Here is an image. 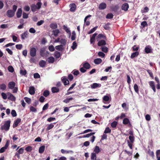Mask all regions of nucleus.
Wrapping results in <instances>:
<instances>
[{
	"mask_svg": "<svg viewBox=\"0 0 160 160\" xmlns=\"http://www.w3.org/2000/svg\"><path fill=\"white\" fill-rule=\"evenodd\" d=\"M42 3L41 2H39L37 3V5L34 4H32L31 6L32 11L34 12H35L37 9H39L41 8Z\"/></svg>",
	"mask_w": 160,
	"mask_h": 160,
	"instance_id": "obj_1",
	"label": "nucleus"
},
{
	"mask_svg": "<svg viewBox=\"0 0 160 160\" xmlns=\"http://www.w3.org/2000/svg\"><path fill=\"white\" fill-rule=\"evenodd\" d=\"M11 121L8 120L5 122L3 125L1 127L2 129H4L5 130H8L9 129L10 126Z\"/></svg>",
	"mask_w": 160,
	"mask_h": 160,
	"instance_id": "obj_2",
	"label": "nucleus"
},
{
	"mask_svg": "<svg viewBox=\"0 0 160 160\" xmlns=\"http://www.w3.org/2000/svg\"><path fill=\"white\" fill-rule=\"evenodd\" d=\"M46 50L45 47H43L40 49V55L41 57H44V56L46 57L47 56V55L49 54V52L48 51L46 52V54H45V52Z\"/></svg>",
	"mask_w": 160,
	"mask_h": 160,
	"instance_id": "obj_3",
	"label": "nucleus"
},
{
	"mask_svg": "<svg viewBox=\"0 0 160 160\" xmlns=\"http://www.w3.org/2000/svg\"><path fill=\"white\" fill-rule=\"evenodd\" d=\"M37 50L35 48L32 47L30 48V54L32 57H34L36 56Z\"/></svg>",
	"mask_w": 160,
	"mask_h": 160,
	"instance_id": "obj_4",
	"label": "nucleus"
},
{
	"mask_svg": "<svg viewBox=\"0 0 160 160\" xmlns=\"http://www.w3.org/2000/svg\"><path fill=\"white\" fill-rule=\"evenodd\" d=\"M69 7L70 8V11L72 12H74L77 8V6L74 3L70 4L69 5Z\"/></svg>",
	"mask_w": 160,
	"mask_h": 160,
	"instance_id": "obj_5",
	"label": "nucleus"
},
{
	"mask_svg": "<svg viewBox=\"0 0 160 160\" xmlns=\"http://www.w3.org/2000/svg\"><path fill=\"white\" fill-rule=\"evenodd\" d=\"M15 12L11 10H8L6 13L7 16L9 18L12 17L14 15Z\"/></svg>",
	"mask_w": 160,
	"mask_h": 160,
	"instance_id": "obj_6",
	"label": "nucleus"
},
{
	"mask_svg": "<svg viewBox=\"0 0 160 160\" xmlns=\"http://www.w3.org/2000/svg\"><path fill=\"white\" fill-rule=\"evenodd\" d=\"M7 94L9 96L8 99L12 101H15L16 100V98L13 94L9 92L7 93Z\"/></svg>",
	"mask_w": 160,
	"mask_h": 160,
	"instance_id": "obj_7",
	"label": "nucleus"
},
{
	"mask_svg": "<svg viewBox=\"0 0 160 160\" xmlns=\"http://www.w3.org/2000/svg\"><path fill=\"white\" fill-rule=\"evenodd\" d=\"M91 88L92 89H95L100 88L101 87V84L100 83H94L90 85Z\"/></svg>",
	"mask_w": 160,
	"mask_h": 160,
	"instance_id": "obj_8",
	"label": "nucleus"
},
{
	"mask_svg": "<svg viewBox=\"0 0 160 160\" xmlns=\"http://www.w3.org/2000/svg\"><path fill=\"white\" fill-rule=\"evenodd\" d=\"M16 85L15 83L13 81L9 82L8 84V87L9 89H12Z\"/></svg>",
	"mask_w": 160,
	"mask_h": 160,
	"instance_id": "obj_9",
	"label": "nucleus"
},
{
	"mask_svg": "<svg viewBox=\"0 0 160 160\" xmlns=\"http://www.w3.org/2000/svg\"><path fill=\"white\" fill-rule=\"evenodd\" d=\"M121 8L124 11H127L129 8L128 4L127 3H124L122 5Z\"/></svg>",
	"mask_w": 160,
	"mask_h": 160,
	"instance_id": "obj_10",
	"label": "nucleus"
},
{
	"mask_svg": "<svg viewBox=\"0 0 160 160\" xmlns=\"http://www.w3.org/2000/svg\"><path fill=\"white\" fill-rule=\"evenodd\" d=\"M107 7V5L104 2L101 3L99 6L98 8L100 10H103L105 9Z\"/></svg>",
	"mask_w": 160,
	"mask_h": 160,
	"instance_id": "obj_11",
	"label": "nucleus"
},
{
	"mask_svg": "<svg viewBox=\"0 0 160 160\" xmlns=\"http://www.w3.org/2000/svg\"><path fill=\"white\" fill-rule=\"evenodd\" d=\"M145 52L146 53H150L152 52L151 47L149 46H146L145 48Z\"/></svg>",
	"mask_w": 160,
	"mask_h": 160,
	"instance_id": "obj_12",
	"label": "nucleus"
},
{
	"mask_svg": "<svg viewBox=\"0 0 160 160\" xmlns=\"http://www.w3.org/2000/svg\"><path fill=\"white\" fill-rule=\"evenodd\" d=\"M62 82L63 83L64 85L65 86L68 85L69 84V81L68 80L67 78L65 77L62 78Z\"/></svg>",
	"mask_w": 160,
	"mask_h": 160,
	"instance_id": "obj_13",
	"label": "nucleus"
},
{
	"mask_svg": "<svg viewBox=\"0 0 160 160\" xmlns=\"http://www.w3.org/2000/svg\"><path fill=\"white\" fill-rule=\"evenodd\" d=\"M29 93L31 95H33L35 93V88L33 86H31L29 88Z\"/></svg>",
	"mask_w": 160,
	"mask_h": 160,
	"instance_id": "obj_14",
	"label": "nucleus"
},
{
	"mask_svg": "<svg viewBox=\"0 0 160 160\" xmlns=\"http://www.w3.org/2000/svg\"><path fill=\"white\" fill-rule=\"evenodd\" d=\"M21 122V119L20 118H18L14 121V123L13 124V127H17L18 124Z\"/></svg>",
	"mask_w": 160,
	"mask_h": 160,
	"instance_id": "obj_15",
	"label": "nucleus"
},
{
	"mask_svg": "<svg viewBox=\"0 0 160 160\" xmlns=\"http://www.w3.org/2000/svg\"><path fill=\"white\" fill-rule=\"evenodd\" d=\"M22 11L21 8H18L16 13L17 17L18 18H20L22 15Z\"/></svg>",
	"mask_w": 160,
	"mask_h": 160,
	"instance_id": "obj_16",
	"label": "nucleus"
},
{
	"mask_svg": "<svg viewBox=\"0 0 160 160\" xmlns=\"http://www.w3.org/2000/svg\"><path fill=\"white\" fill-rule=\"evenodd\" d=\"M122 122L124 124L126 125L128 123L130 126H131L129 119L127 118H125L123 119Z\"/></svg>",
	"mask_w": 160,
	"mask_h": 160,
	"instance_id": "obj_17",
	"label": "nucleus"
},
{
	"mask_svg": "<svg viewBox=\"0 0 160 160\" xmlns=\"http://www.w3.org/2000/svg\"><path fill=\"white\" fill-rule=\"evenodd\" d=\"M106 44V41L103 40H101L98 41V45L99 46H101L103 45H105Z\"/></svg>",
	"mask_w": 160,
	"mask_h": 160,
	"instance_id": "obj_18",
	"label": "nucleus"
},
{
	"mask_svg": "<svg viewBox=\"0 0 160 160\" xmlns=\"http://www.w3.org/2000/svg\"><path fill=\"white\" fill-rule=\"evenodd\" d=\"M59 91V89L56 87H53L51 88V91L53 93L58 92Z\"/></svg>",
	"mask_w": 160,
	"mask_h": 160,
	"instance_id": "obj_19",
	"label": "nucleus"
},
{
	"mask_svg": "<svg viewBox=\"0 0 160 160\" xmlns=\"http://www.w3.org/2000/svg\"><path fill=\"white\" fill-rule=\"evenodd\" d=\"M83 67L86 69H89L91 67L90 65L88 62L84 63L82 65Z\"/></svg>",
	"mask_w": 160,
	"mask_h": 160,
	"instance_id": "obj_20",
	"label": "nucleus"
},
{
	"mask_svg": "<svg viewBox=\"0 0 160 160\" xmlns=\"http://www.w3.org/2000/svg\"><path fill=\"white\" fill-rule=\"evenodd\" d=\"M39 64L41 67L44 68L46 65V62L43 60H41L39 62Z\"/></svg>",
	"mask_w": 160,
	"mask_h": 160,
	"instance_id": "obj_21",
	"label": "nucleus"
},
{
	"mask_svg": "<svg viewBox=\"0 0 160 160\" xmlns=\"http://www.w3.org/2000/svg\"><path fill=\"white\" fill-rule=\"evenodd\" d=\"M139 55V52L138 51L132 53L131 58H134L137 57Z\"/></svg>",
	"mask_w": 160,
	"mask_h": 160,
	"instance_id": "obj_22",
	"label": "nucleus"
},
{
	"mask_svg": "<svg viewBox=\"0 0 160 160\" xmlns=\"http://www.w3.org/2000/svg\"><path fill=\"white\" fill-rule=\"evenodd\" d=\"M102 60L100 58L95 59L94 60V63L96 64H99L102 62Z\"/></svg>",
	"mask_w": 160,
	"mask_h": 160,
	"instance_id": "obj_23",
	"label": "nucleus"
},
{
	"mask_svg": "<svg viewBox=\"0 0 160 160\" xmlns=\"http://www.w3.org/2000/svg\"><path fill=\"white\" fill-rule=\"evenodd\" d=\"M103 38L104 39H106V37L103 34H99L97 37V39L98 40L99 39Z\"/></svg>",
	"mask_w": 160,
	"mask_h": 160,
	"instance_id": "obj_24",
	"label": "nucleus"
},
{
	"mask_svg": "<svg viewBox=\"0 0 160 160\" xmlns=\"http://www.w3.org/2000/svg\"><path fill=\"white\" fill-rule=\"evenodd\" d=\"M129 140H128L127 142L128 143V142L130 143H133L134 141V137L130 135L129 137Z\"/></svg>",
	"mask_w": 160,
	"mask_h": 160,
	"instance_id": "obj_25",
	"label": "nucleus"
},
{
	"mask_svg": "<svg viewBox=\"0 0 160 160\" xmlns=\"http://www.w3.org/2000/svg\"><path fill=\"white\" fill-rule=\"evenodd\" d=\"M52 32L54 35L55 37L58 36V34L60 32L59 30L58 29H56L53 30Z\"/></svg>",
	"mask_w": 160,
	"mask_h": 160,
	"instance_id": "obj_26",
	"label": "nucleus"
},
{
	"mask_svg": "<svg viewBox=\"0 0 160 160\" xmlns=\"http://www.w3.org/2000/svg\"><path fill=\"white\" fill-rule=\"evenodd\" d=\"M50 27L52 29H56L57 28L58 26L56 23H52L50 25Z\"/></svg>",
	"mask_w": 160,
	"mask_h": 160,
	"instance_id": "obj_27",
	"label": "nucleus"
},
{
	"mask_svg": "<svg viewBox=\"0 0 160 160\" xmlns=\"http://www.w3.org/2000/svg\"><path fill=\"white\" fill-rule=\"evenodd\" d=\"M111 131H105L104 133L105 134H104L102 136V139L103 140L104 139H106L107 138V135L106 134L107 133H110L111 132Z\"/></svg>",
	"mask_w": 160,
	"mask_h": 160,
	"instance_id": "obj_28",
	"label": "nucleus"
},
{
	"mask_svg": "<svg viewBox=\"0 0 160 160\" xmlns=\"http://www.w3.org/2000/svg\"><path fill=\"white\" fill-rule=\"evenodd\" d=\"M7 88L6 85L4 83L0 84V89L2 91L5 90Z\"/></svg>",
	"mask_w": 160,
	"mask_h": 160,
	"instance_id": "obj_29",
	"label": "nucleus"
},
{
	"mask_svg": "<svg viewBox=\"0 0 160 160\" xmlns=\"http://www.w3.org/2000/svg\"><path fill=\"white\" fill-rule=\"evenodd\" d=\"M119 8V6L118 5H115V6H113L111 8V9L113 11L116 12L118 11Z\"/></svg>",
	"mask_w": 160,
	"mask_h": 160,
	"instance_id": "obj_30",
	"label": "nucleus"
},
{
	"mask_svg": "<svg viewBox=\"0 0 160 160\" xmlns=\"http://www.w3.org/2000/svg\"><path fill=\"white\" fill-rule=\"evenodd\" d=\"M28 35V32H27L22 33L21 35L22 39V40L25 39V38L27 37Z\"/></svg>",
	"mask_w": 160,
	"mask_h": 160,
	"instance_id": "obj_31",
	"label": "nucleus"
},
{
	"mask_svg": "<svg viewBox=\"0 0 160 160\" xmlns=\"http://www.w3.org/2000/svg\"><path fill=\"white\" fill-rule=\"evenodd\" d=\"M45 146L43 145V146H41L39 148V153H42L44 152V151L45 150Z\"/></svg>",
	"mask_w": 160,
	"mask_h": 160,
	"instance_id": "obj_32",
	"label": "nucleus"
},
{
	"mask_svg": "<svg viewBox=\"0 0 160 160\" xmlns=\"http://www.w3.org/2000/svg\"><path fill=\"white\" fill-rule=\"evenodd\" d=\"M48 62L50 63H53L55 61L54 58L52 56L48 58Z\"/></svg>",
	"mask_w": 160,
	"mask_h": 160,
	"instance_id": "obj_33",
	"label": "nucleus"
},
{
	"mask_svg": "<svg viewBox=\"0 0 160 160\" xmlns=\"http://www.w3.org/2000/svg\"><path fill=\"white\" fill-rule=\"evenodd\" d=\"M55 48L56 50L60 51H62L63 49L62 45L56 46L55 47Z\"/></svg>",
	"mask_w": 160,
	"mask_h": 160,
	"instance_id": "obj_34",
	"label": "nucleus"
},
{
	"mask_svg": "<svg viewBox=\"0 0 160 160\" xmlns=\"http://www.w3.org/2000/svg\"><path fill=\"white\" fill-rule=\"evenodd\" d=\"M66 42L67 40L65 39L62 38L60 40V42L62 46H64L66 44Z\"/></svg>",
	"mask_w": 160,
	"mask_h": 160,
	"instance_id": "obj_35",
	"label": "nucleus"
},
{
	"mask_svg": "<svg viewBox=\"0 0 160 160\" xmlns=\"http://www.w3.org/2000/svg\"><path fill=\"white\" fill-rule=\"evenodd\" d=\"M110 25V23H108L107 24H105L104 26H103V28H104L106 30H109V29L110 28L109 25Z\"/></svg>",
	"mask_w": 160,
	"mask_h": 160,
	"instance_id": "obj_36",
	"label": "nucleus"
},
{
	"mask_svg": "<svg viewBox=\"0 0 160 160\" xmlns=\"http://www.w3.org/2000/svg\"><path fill=\"white\" fill-rule=\"evenodd\" d=\"M49 91L48 90H46L43 92V95L44 96L47 97L49 95Z\"/></svg>",
	"mask_w": 160,
	"mask_h": 160,
	"instance_id": "obj_37",
	"label": "nucleus"
},
{
	"mask_svg": "<svg viewBox=\"0 0 160 160\" xmlns=\"http://www.w3.org/2000/svg\"><path fill=\"white\" fill-rule=\"evenodd\" d=\"M156 157L158 160H160V150H157L156 152Z\"/></svg>",
	"mask_w": 160,
	"mask_h": 160,
	"instance_id": "obj_38",
	"label": "nucleus"
},
{
	"mask_svg": "<svg viewBox=\"0 0 160 160\" xmlns=\"http://www.w3.org/2000/svg\"><path fill=\"white\" fill-rule=\"evenodd\" d=\"M54 56L57 58H58L60 56V52L56 51L54 53Z\"/></svg>",
	"mask_w": 160,
	"mask_h": 160,
	"instance_id": "obj_39",
	"label": "nucleus"
},
{
	"mask_svg": "<svg viewBox=\"0 0 160 160\" xmlns=\"http://www.w3.org/2000/svg\"><path fill=\"white\" fill-rule=\"evenodd\" d=\"M113 15L112 13H109L106 16V18L108 19H111L113 18Z\"/></svg>",
	"mask_w": 160,
	"mask_h": 160,
	"instance_id": "obj_40",
	"label": "nucleus"
},
{
	"mask_svg": "<svg viewBox=\"0 0 160 160\" xmlns=\"http://www.w3.org/2000/svg\"><path fill=\"white\" fill-rule=\"evenodd\" d=\"M134 88L135 92L137 93H138V92H139L138 88V85L136 84H134Z\"/></svg>",
	"mask_w": 160,
	"mask_h": 160,
	"instance_id": "obj_41",
	"label": "nucleus"
},
{
	"mask_svg": "<svg viewBox=\"0 0 160 160\" xmlns=\"http://www.w3.org/2000/svg\"><path fill=\"white\" fill-rule=\"evenodd\" d=\"M97 26H96L92 29H91L89 32H88V34H90L93 32L97 29Z\"/></svg>",
	"mask_w": 160,
	"mask_h": 160,
	"instance_id": "obj_42",
	"label": "nucleus"
},
{
	"mask_svg": "<svg viewBox=\"0 0 160 160\" xmlns=\"http://www.w3.org/2000/svg\"><path fill=\"white\" fill-rule=\"evenodd\" d=\"M20 73L22 75L25 76L27 74V72L26 70H21L20 71Z\"/></svg>",
	"mask_w": 160,
	"mask_h": 160,
	"instance_id": "obj_43",
	"label": "nucleus"
},
{
	"mask_svg": "<svg viewBox=\"0 0 160 160\" xmlns=\"http://www.w3.org/2000/svg\"><path fill=\"white\" fill-rule=\"evenodd\" d=\"M8 71L11 72H13L14 71V68L12 66H9L8 67Z\"/></svg>",
	"mask_w": 160,
	"mask_h": 160,
	"instance_id": "obj_44",
	"label": "nucleus"
},
{
	"mask_svg": "<svg viewBox=\"0 0 160 160\" xmlns=\"http://www.w3.org/2000/svg\"><path fill=\"white\" fill-rule=\"evenodd\" d=\"M77 46V44L75 41L74 42L72 43V46L71 48L73 50H74L76 48Z\"/></svg>",
	"mask_w": 160,
	"mask_h": 160,
	"instance_id": "obj_45",
	"label": "nucleus"
},
{
	"mask_svg": "<svg viewBox=\"0 0 160 160\" xmlns=\"http://www.w3.org/2000/svg\"><path fill=\"white\" fill-rule=\"evenodd\" d=\"M63 29L65 30L66 32L68 33H69L70 34V31L69 29L65 25H63Z\"/></svg>",
	"mask_w": 160,
	"mask_h": 160,
	"instance_id": "obj_46",
	"label": "nucleus"
},
{
	"mask_svg": "<svg viewBox=\"0 0 160 160\" xmlns=\"http://www.w3.org/2000/svg\"><path fill=\"white\" fill-rule=\"evenodd\" d=\"M141 25L142 26V28H144L148 25V23L146 21H143L141 23Z\"/></svg>",
	"mask_w": 160,
	"mask_h": 160,
	"instance_id": "obj_47",
	"label": "nucleus"
},
{
	"mask_svg": "<svg viewBox=\"0 0 160 160\" xmlns=\"http://www.w3.org/2000/svg\"><path fill=\"white\" fill-rule=\"evenodd\" d=\"M109 97L107 95L104 96L103 98V101L105 102L108 101L109 100Z\"/></svg>",
	"mask_w": 160,
	"mask_h": 160,
	"instance_id": "obj_48",
	"label": "nucleus"
},
{
	"mask_svg": "<svg viewBox=\"0 0 160 160\" xmlns=\"http://www.w3.org/2000/svg\"><path fill=\"white\" fill-rule=\"evenodd\" d=\"M94 152L97 153H98L100 152L99 148L98 146H96L94 150Z\"/></svg>",
	"mask_w": 160,
	"mask_h": 160,
	"instance_id": "obj_49",
	"label": "nucleus"
},
{
	"mask_svg": "<svg viewBox=\"0 0 160 160\" xmlns=\"http://www.w3.org/2000/svg\"><path fill=\"white\" fill-rule=\"evenodd\" d=\"M48 49L50 52H53L55 50V48L54 46L52 45H50L49 46Z\"/></svg>",
	"mask_w": 160,
	"mask_h": 160,
	"instance_id": "obj_50",
	"label": "nucleus"
},
{
	"mask_svg": "<svg viewBox=\"0 0 160 160\" xmlns=\"http://www.w3.org/2000/svg\"><path fill=\"white\" fill-rule=\"evenodd\" d=\"M24 99L25 101L28 104H30L31 102V99L30 98L28 97H25L24 98Z\"/></svg>",
	"mask_w": 160,
	"mask_h": 160,
	"instance_id": "obj_51",
	"label": "nucleus"
},
{
	"mask_svg": "<svg viewBox=\"0 0 160 160\" xmlns=\"http://www.w3.org/2000/svg\"><path fill=\"white\" fill-rule=\"evenodd\" d=\"M96 155L95 153H92L91 154V159L92 160L96 159Z\"/></svg>",
	"mask_w": 160,
	"mask_h": 160,
	"instance_id": "obj_52",
	"label": "nucleus"
},
{
	"mask_svg": "<svg viewBox=\"0 0 160 160\" xmlns=\"http://www.w3.org/2000/svg\"><path fill=\"white\" fill-rule=\"evenodd\" d=\"M61 152L62 153H69L70 152H72V151H66V150H65L63 149H62L61 150Z\"/></svg>",
	"mask_w": 160,
	"mask_h": 160,
	"instance_id": "obj_53",
	"label": "nucleus"
},
{
	"mask_svg": "<svg viewBox=\"0 0 160 160\" xmlns=\"http://www.w3.org/2000/svg\"><path fill=\"white\" fill-rule=\"evenodd\" d=\"M1 96L2 98L4 100L6 99L7 98V96L6 94L4 92H2L1 93Z\"/></svg>",
	"mask_w": 160,
	"mask_h": 160,
	"instance_id": "obj_54",
	"label": "nucleus"
},
{
	"mask_svg": "<svg viewBox=\"0 0 160 160\" xmlns=\"http://www.w3.org/2000/svg\"><path fill=\"white\" fill-rule=\"evenodd\" d=\"M98 55L99 56L101 57L102 58H104L105 55L104 53L102 52H98Z\"/></svg>",
	"mask_w": 160,
	"mask_h": 160,
	"instance_id": "obj_55",
	"label": "nucleus"
},
{
	"mask_svg": "<svg viewBox=\"0 0 160 160\" xmlns=\"http://www.w3.org/2000/svg\"><path fill=\"white\" fill-rule=\"evenodd\" d=\"M117 124V122L116 121H114L111 123V126L112 128H115L116 127Z\"/></svg>",
	"mask_w": 160,
	"mask_h": 160,
	"instance_id": "obj_56",
	"label": "nucleus"
},
{
	"mask_svg": "<svg viewBox=\"0 0 160 160\" xmlns=\"http://www.w3.org/2000/svg\"><path fill=\"white\" fill-rule=\"evenodd\" d=\"M108 48L106 47H104L102 48V50L105 53H106L108 51Z\"/></svg>",
	"mask_w": 160,
	"mask_h": 160,
	"instance_id": "obj_57",
	"label": "nucleus"
},
{
	"mask_svg": "<svg viewBox=\"0 0 160 160\" xmlns=\"http://www.w3.org/2000/svg\"><path fill=\"white\" fill-rule=\"evenodd\" d=\"M146 71L148 72V74H149L150 76L152 78H153V73L152 72L151 70H149V69H147L146 70Z\"/></svg>",
	"mask_w": 160,
	"mask_h": 160,
	"instance_id": "obj_58",
	"label": "nucleus"
},
{
	"mask_svg": "<svg viewBox=\"0 0 160 160\" xmlns=\"http://www.w3.org/2000/svg\"><path fill=\"white\" fill-rule=\"evenodd\" d=\"M12 116L13 117H15L16 116L17 114L16 111L14 110H12L11 112Z\"/></svg>",
	"mask_w": 160,
	"mask_h": 160,
	"instance_id": "obj_59",
	"label": "nucleus"
},
{
	"mask_svg": "<svg viewBox=\"0 0 160 160\" xmlns=\"http://www.w3.org/2000/svg\"><path fill=\"white\" fill-rule=\"evenodd\" d=\"M76 38V33L74 32H72V35L71 36V39L72 40H74Z\"/></svg>",
	"mask_w": 160,
	"mask_h": 160,
	"instance_id": "obj_60",
	"label": "nucleus"
},
{
	"mask_svg": "<svg viewBox=\"0 0 160 160\" xmlns=\"http://www.w3.org/2000/svg\"><path fill=\"white\" fill-rule=\"evenodd\" d=\"M94 134V133L91 132L90 133L88 134L85 135H84L83 137V138H88V137H90V136H92Z\"/></svg>",
	"mask_w": 160,
	"mask_h": 160,
	"instance_id": "obj_61",
	"label": "nucleus"
},
{
	"mask_svg": "<svg viewBox=\"0 0 160 160\" xmlns=\"http://www.w3.org/2000/svg\"><path fill=\"white\" fill-rule=\"evenodd\" d=\"M34 78H40V77L39 74L38 73H36L33 74Z\"/></svg>",
	"mask_w": 160,
	"mask_h": 160,
	"instance_id": "obj_62",
	"label": "nucleus"
},
{
	"mask_svg": "<svg viewBox=\"0 0 160 160\" xmlns=\"http://www.w3.org/2000/svg\"><path fill=\"white\" fill-rule=\"evenodd\" d=\"M49 107V105L48 103L46 104L42 108L43 111L47 110Z\"/></svg>",
	"mask_w": 160,
	"mask_h": 160,
	"instance_id": "obj_63",
	"label": "nucleus"
},
{
	"mask_svg": "<svg viewBox=\"0 0 160 160\" xmlns=\"http://www.w3.org/2000/svg\"><path fill=\"white\" fill-rule=\"evenodd\" d=\"M32 147L31 146H28L25 148V150L28 152H31L32 150Z\"/></svg>",
	"mask_w": 160,
	"mask_h": 160,
	"instance_id": "obj_64",
	"label": "nucleus"
}]
</instances>
